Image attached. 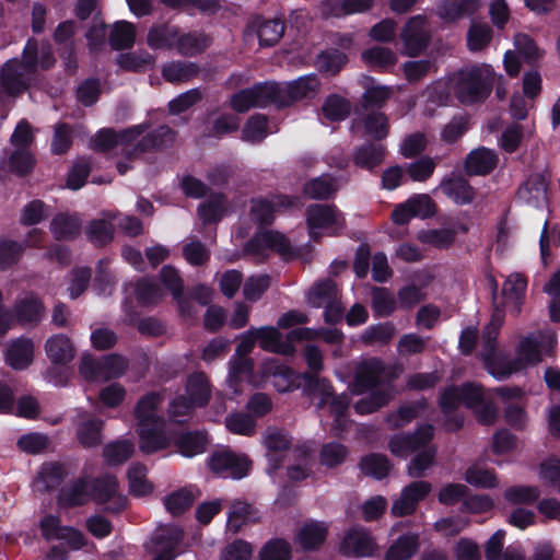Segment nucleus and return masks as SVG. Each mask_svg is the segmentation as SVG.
Returning <instances> with one entry per match:
<instances>
[{
	"mask_svg": "<svg viewBox=\"0 0 560 560\" xmlns=\"http://www.w3.org/2000/svg\"><path fill=\"white\" fill-rule=\"evenodd\" d=\"M495 81V73L490 65L465 67L453 73L447 82L438 81L429 85L424 96L434 104L446 102L452 91L463 104H474L486 98Z\"/></svg>",
	"mask_w": 560,
	"mask_h": 560,
	"instance_id": "1",
	"label": "nucleus"
},
{
	"mask_svg": "<svg viewBox=\"0 0 560 560\" xmlns=\"http://www.w3.org/2000/svg\"><path fill=\"white\" fill-rule=\"evenodd\" d=\"M464 405L471 409L477 420L482 424H492L498 417V408L488 398L481 386L476 383H466L463 386H448L442 393L440 407L445 416V427L453 431L463 427L464 417L457 409Z\"/></svg>",
	"mask_w": 560,
	"mask_h": 560,
	"instance_id": "2",
	"label": "nucleus"
},
{
	"mask_svg": "<svg viewBox=\"0 0 560 560\" xmlns=\"http://www.w3.org/2000/svg\"><path fill=\"white\" fill-rule=\"evenodd\" d=\"M389 374L390 371L377 359L364 360L357 365L350 390L357 395L369 394L355 402L354 409L358 413L374 412L388 402L392 389L385 381Z\"/></svg>",
	"mask_w": 560,
	"mask_h": 560,
	"instance_id": "3",
	"label": "nucleus"
},
{
	"mask_svg": "<svg viewBox=\"0 0 560 560\" xmlns=\"http://www.w3.org/2000/svg\"><path fill=\"white\" fill-rule=\"evenodd\" d=\"M303 392L312 397H318V409L322 410V423L335 434L342 433L349 424L348 411L350 399L347 395H332L330 383L311 373H303Z\"/></svg>",
	"mask_w": 560,
	"mask_h": 560,
	"instance_id": "4",
	"label": "nucleus"
},
{
	"mask_svg": "<svg viewBox=\"0 0 560 560\" xmlns=\"http://www.w3.org/2000/svg\"><path fill=\"white\" fill-rule=\"evenodd\" d=\"M38 70V44L30 38L21 58L7 60L0 70V86L13 98L21 96L35 85Z\"/></svg>",
	"mask_w": 560,
	"mask_h": 560,
	"instance_id": "5",
	"label": "nucleus"
},
{
	"mask_svg": "<svg viewBox=\"0 0 560 560\" xmlns=\"http://www.w3.org/2000/svg\"><path fill=\"white\" fill-rule=\"evenodd\" d=\"M503 312L497 308L482 331L481 357L488 373L497 380H505L512 374L520 372L515 360L508 359L495 348V340L503 324Z\"/></svg>",
	"mask_w": 560,
	"mask_h": 560,
	"instance_id": "6",
	"label": "nucleus"
},
{
	"mask_svg": "<svg viewBox=\"0 0 560 560\" xmlns=\"http://www.w3.org/2000/svg\"><path fill=\"white\" fill-rule=\"evenodd\" d=\"M308 235L313 241L325 236H336L346 228V220L340 210L328 205H311L306 209Z\"/></svg>",
	"mask_w": 560,
	"mask_h": 560,
	"instance_id": "7",
	"label": "nucleus"
},
{
	"mask_svg": "<svg viewBox=\"0 0 560 560\" xmlns=\"http://www.w3.org/2000/svg\"><path fill=\"white\" fill-rule=\"evenodd\" d=\"M555 342L556 339L552 332L532 334L524 337L516 347L514 358L518 371L541 362L545 355L552 352Z\"/></svg>",
	"mask_w": 560,
	"mask_h": 560,
	"instance_id": "8",
	"label": "nucleus"
},
{
	"mask_svg": "<svg viewBox=\"0 0 560 560\" xmlns=\"http://www.w3.org/2000/svg\"><path fill=\"white\" fill-rule=\"evenodd\" d=\"M276 252L283 258L292 255V247L289 240L281 233L261 228L247 243V259L253 257L256 260H262Z\"/></svg>",
	"mask_w": 560,
	"mask_h": 560,
	"instance_id": "9",
	"label": "nucleus"
},
{
	"mask_svg": "<svg viewBox=\"0 0 560 560\" xmlns=\"http://www.w3.org/2000/svg\"><path fill=\"white\" fill-rule=\"evenodd\" d=\"M211 471L222 478L242 479L245 477V456L224 447L213 452L208 458Z\"/></svg>",
	"mask_w": 560,
	"mask_h": 560,
	"instance_id": "10",
	"label": "nucleus"
},
{
	"mask_svg": "<svg viewBox=\"0 0 560 560\" xmlns=\"http://www.w3.org/2000/svg\"><path fill=\"white\" fill-rule=\"evenodd\" d=\"M434 429L430 424L418 428L413 435L395 434L388 441L390 453L400 458H407L410 454L418 452L433 438Z\"/></svg>",
	"mask_w": 560,
	"mask_h": 560,
	"instance_id": "11",
	"label": "nucleus"
},
{
	"mask_svg": "<svg viewBox=\"0 0 560 560\" xmlns=\"http://www.w3.org/2000/svg\"><path fill=\"white\" fill-rule=\"evenodd\" d=\"M434 210L435 206L430 196L419 194L396 206L392 219L396 224H406L412 218H428L434 213Z\"/></svg>",
	"mask_w": 560,
	"mask_h": 560,
	"instance_id": "12",
	"label": "nucleus"
},
{
	"mask_svg": "<svg viewBox=\"0 0 560 560\" xmlns=\"http://www.w3.org/2000/svg\"><path fill=\"white\" fill-rule=\"evenodd\" d=\"M376 549L371 534L363 527L354 526L348 529L340 542L339 550L348 557H368Z\"/></svg>",
	"mask_w": 560,
	"mask_h": 560,
	"instance_id": "13",
	"label": "nucleus"
},
{
	"mask_svg": "<svg viewBox=\"0 0 560 560\" xmlns=\"http://www.w3.org/2000/svg\"><path fill=\"white\" fill-rule=\"evenodd\" d=\"M400 38L406 55H419L429 42V30L425 19L421 15L409 19L401 31Z\"/></svg>",
	"mask_w": 560,
	"mask_h": 560,
	"instance_id": "14",
	"label": "nucleus"
},
{
	"mask_svg": "<svg viewBox=\"0 0 560 560\" xmlns=\"http://www.w3.org/2000/svg\"><path fill=\"white\" fill-rule=\"evenodd\" d=\"M175 139L176 131L162 125L143 136L135 147L125 149L124 154L127 159H133L145 152L171 147Z\"/></svg>",
	"mask_w": 560,
	"mask_h": 560,
	"instance_id": "15",
	"label": "nucleus"
},
{
	"mask_svg": "<svg viewBox=\"0 0 560 560\" xmlns=\"http://www.w3.org/2000/svg\"><path fill=\"white\" fill-rule=\"evenodd\" d=\"M431 483L419 480L406 486L400 497L392 505V514L395 516H405L413 513L418 503L423 500L431 491Z\"/></svg>",
	"mask_w": 560,
	"mask_h": 560,
	"instance_id": "16",
	"label": "nucleus"
},
{
	"mask_svg": "<svg viewBox=\"0 0 560 560\" xmlns=\"http://www.w3.org/2000/svg\"><path fill=\"white\" fill-rule=\"evenodd\" d=\"M147 130L145 125H136L121 130L119 133L110 128L100 130L94 140L93 149L100 152H108L117 144H128L139 138Z\"/></svg>",
	"mask_w": 560,
	"mask_h": 560,
	"instance_id": "17",
	"label": "nucleus"
},
{
	"mask_svg": "<svg viewBox=\"0 0 560 560\" xmlns=\"http://www.w3.org/2000/svg\"><path fill=\"white\" fill-rule=\"evenodd\" d=\"M295 340L294 338H290L289 334L288 340L283 341L279 330L273 327L247 330V343L249 341H257L262 349L285 355L294 352L292 342Z\"/></svg>",
	"mask_w": 560,
	"mask_h": 560,
	"instance_id": "18",
	"label": "nucleus"
},
{
	"mask_svg": "<svg viewBox=\"0 0 560 560\" xmlns=\"http://www.w3.org/2000/svg\"><path fill=\"white\" fill-rule=\"evenodd\" d=\"M280 84L284 106L303 98L314 97L320 85L315 74L303 75L291 82Z\"/></svg>",
	"mask_w": 560,
	"mask_h": 560,
	"instance_id": "19",
	"label": "nucleus"
},
{
	"mask_svg": "<svg viewBox=\"0 0 560 560\" xmlns=\"http://www.w3.org/2000/svg\"><path fill=\"white\" fill-rule=\"evenodd\" d=\"M43 232L38 229L30 231L24 244L4 240L0 242V270H5L15 265L24 252L25 246H38L42 242Z\"/></svg>",
	"mask_w": 560,
	"mask_h": 560,
	"instance_id": "20",
	"label": "nucleus"
},
{
	"mask_svg": "<svg viewBox=\"0 0 560 560\" xmlns=\"http://www.w3.org/2000/svg\"><path fill=\"white\" fill-rule=\"evenodd\" d=\"M352 130L354 133L381 140L388 133L387 117L381 112H371L361 118L353 120Z\"/></svg>",
	"mask_w": 560,
	"mask_h": 560,
	"instance_id": "21",
	"label": "nucleus"
},
{
	"mask_svg": "<svg viewBox=\"0 0 560 560\" xmlns=\"http://www.w3.org/2000/svg\"><path fill=\"white\" fill-rule=\"evenodd\" d=\"M163 398L159 393H149L142 396L136 407H135V417L138 421L139 429H142L147 425H158L164 421V418L158 413V409L162 402Z\"/></svg>",
	"mask_w": 560,
	"mask_h": 560,
	"instance_id": "22",
	"label": "nucleus"
},
{
	"mask_svg": "<svg viewBox=\"0 0 560 560\" xmlns=\"http://www.w3.org/2000/svg\"><path fill=\"white\" fill-rule=\"evenodd\" d=\"M250 28L258 38L260 46H273L283 36L284 23L278 18L256 16L252 21Z\"/></svg>",
	"mask_w": 560,
	"mask_h": 560,
	"instance_id": "23",
	"label": "nucleus"
},
{
	"mask_svg": "<svg viewBox=\"0 0 560 560\" xmlns=\"http://www.w3.org/2000/svg\"><path fill=\"white\" fill-rule=\"evenodd\" d=\"M90 483L86 478H78L71 483L62 487L57 495V504L62 509H71L84 505L89 502L91 493Z\"/></svg>",
	"mask_w": 560,
	"mask_h": 560,
	"instance_id": "24",
	"label": "nucleus"
},
{
	"mask_svg": "<svg viewBox=\"0 0 560 560\" xmlns=\"http://www.w3.org/2000/svg\"><path fill=\"white\" fill-rule=\"evenodd\" d=\"M269 104L284 106L280 83L266 82L247 89V108L249 106H266Z\"/></svg>",
	"mask_w": 560,
	"mask_h": 560,
	"instance_id": "25",
	"label": "nucleus"
},
{
	"mask_svg": "<svg viewBox=\"0 0 560 560\" xmlns=\"http://www.w3.org/2000/svg\"><path fill=\"white\" fill-rule=\"evenodd\" d=\"M165 422L161 424L147 425L138 430L139 448L144 454L166 450L171 445V439L164 431Z\"/></svg>",
	"mask_w": 560,
	"mask_h": 560,
	"instance_id": "26",
	"label": "nucleus"
},
{
	"mask_svg": "<svg viewBox=\"0 0 560 560\" xmlns=\"http://www.w3.org/2000/svg\"><path fill=\"white\" fill-rule=\"evenodd\" d=\"M373 3L374 0H323L320 12L326 18H340L365 12Z\"/></svg>",
	"mask_w": 560,
	"mask_h": 560,
	"instance_id": "27",
	"label": "nucleus"
},
{
	"mask_svg": "<svg viewBox=\"0 0 560 560\" xmlns=\"http://www.w3.org/2000/svg\"><path fill=\"white\" fill-rule=\"evenodd\" d=\"M296 199L288 196L277 197L275 201L266 199H253L250 208V218L259 224H269L275 217L276 207H293Z\"/></svg>",
	"mask_w": 560,
	"mask_h": 560,
	"instance_id": "28",
	"label": "nucleus"
},
{
	"mask_svg": "<svg viewBox=\"0 0 560 560\" xmlns=\"http://www.w3.org/2000/svg\"><path fill=\"white\" fill-rule=\"evenodd\" d=\"M45 351L48 359L56 365H65L72 361L75 349L70 338L63 334L52 335L46 340Z\"/></svg>",
	"mask_w": 560,
	"mask_h": 560,
	"instance_id": "29",
	"label": "nucleus"
},
{
	"mask_svg": "<svg viewBox=\"0 0 560 560\" xmlns=\"http://www.w3.org/2000/svg\"><path fill=\"white\" fill-rule=\"evenodd\" d=\"M237 340L235 354L230 361L228 385L234 394L240 395L245 381V334H241Z\"/></svg>",
	"mask_w": 560,
	"mask_h": 560,
	"instance_id": "30",
	"label": "nucleus"
},
{
	"mask_svg": "<svg viewBox=\"0 0 560 560\" xmlns=\"http://www.w3.org/2000/svg\"><path fill=\"white\" fill-rule=\"evenodd\" d=\"M440 188L456 205H468L475 198L474 188L460 176L453 175L443 178Z\"/></svg>",
	"mask_w": 560,
	"mask_h": 560,
	"instance_id": "31",
	"label": "nucleus"
},
{
	"mask_svg": "<svg viewBox=\"0 0 560 560\" xmlns=\"http://www.w3.org/2000/svg\"><path fill=\"white\" fill-rule=\"evenodd\" d=\"M482 5V0H443L438 8L440 18L451 22L477 12Z\"/></svg>",
	"mask_w": 560,
	"mask_h": 560,
	"instance_id": "32",
	"label": "nucleus"
},
{
	"mask_svg": "<svg viewBox=\"0 0 560 560\" xmlns=\"http://www.w3.org/2000/svg\"><path fill=\"white\" fill-rule=\"evenodd\" d=\"M498 164V155L493 150L478 148L466 158L465 168L470 175H485L490 173Z\"/></svg>",
	"mask_w": 560,
	"mask_h": 560,
	"instance_id": "33",
	"label": "nucleus"
},
{
	"mask_svg": "<svg viewBox=\"0 0 560 560\" xmlns=\"http://www.w3.org/2000/svg\"><path fill=\"white\" fill-rule=\"evenodd\" d=\"M328 528V524L322 521L306 522L296 534V542L303 549L317 548L325 541Z\"/></svg>",
	"mask_w": 560,
	"mask_h": 560,
	"instance_id": "34",
	"label": "nucleus"
},
{
	"mask_svg": "<svg viewBox=\"0 0 560 560\" xmlns=\"http://www.w3.org/2000/svg\"><path fill=\"white\" fill-rule=\"evenodd\" d=\"M34 345L28 338L14 340L7 351V362L14 370H24L33 361Z\"/></svg>",
	"mask_w": 560,
	"mask_h": 560,
	"instance_id": "35",
	"label": "nucleus"
},
{
	"mask_svg": "<svg viewBox=\"0 0 560 560\" xmlns=\"http://www.w3.org/2000/svg\"><path fill=\"white\" fill-rule=\"evenodd\" d=\"M82 223L75 215L56 214L50 222V232L57 241H71L79 236Z\"/></svg>",
	"mask_w": 560,
	"mask_h": 560,
	"instance_id": "36",
	"label": "nucleus"
},
{
	"mask_svg": "<svg viewBox=\"0 0 560 560\" xmlns=\"http://www.w3.org/2000/svg\"><path fill=\"white\" fill-rule=\"evenodd\" d=\"M548 182L542 175H534L520 188L521 200L534 207H540L547 201Z\"/></svg>",
	"mask_w": 560,
	"mask_h": 560,
	"instance_id": "37",
	"label": "nucleus"
},
{
	"mask_svg": "<svg viewBox=\"0 0 560 560\" xmlns=\"http://www.w3.org/2000/svg\"><path fill=\"white\" fill-rule=\"evenodd\" d=\"M66 475L65 465L60 463L43 464L37 472L35 486L40 492L51 491L63 481Z\"/></svg>",
	"mask_w": 560,
	"mask_h": 560,
	"instance_id": "38",
	"label": "nucleus"
},
{
	"mask_svg": "<svg viewBox=\"0 0 560 560\" xmlns=\"http://www.w3.org/2000/svg\"><path fill=\"white\" fill-rule=\"evenodd\" d=\"M419 549V535L408 533L400 535L389 546L385 560H409Z\"/></svg>",
	"mask_w": 560,
	"mask_h": 560,
	"instance_id": "39",
	"label": "nucleus"
},
{
	"mask_svg": "<svg viewBox=\"0 0 560 560\" xmlns=\"http://www.w3.org/2000/svg\"><path fill=\"white\" fill-rule=\"evenodd\" d=\"M208 45V37L201 32L180 33L178 31L174 48L182 56L194 57L201 54Z\"/></svg>",
	"mask_w": 560,
	"mask_h": 560,
	"instance_id": "40",
	"label": "nucleus"
},
{
	"mask_svg": "<svg viewBox=\"0 0 560 560\" xmlns=\"http://www.w3.org/2000/svg\"><path fill=\"white\" fill-rule=\"evenodd\" d=\"M75 22L66 21L60 23L55 30V42L60 46L59 55L65 60L68 68L71 67L74 55L72 37L74 35Z\"/></svg>",
	"mask_w": 560,
	"mask_h": 560,
	"instance_id": "41",
	"label": "nucleus"
},
{
	"mask_svg": "<svg viewBox=\"0 0 560 560\" xmlns=\"http://www.w3.org/2000/svg\"><path fill=\"white\" fill-rule=\"evenodd\" d=\"M178 31L177 26L166 23L154 25L148 32L147 43L152 49H172Z\"/></svg>",
	"mask_w": 560,
	"mask_h": 560,
	"instance_id": "42",
	"label": "nucleus"
},
{
	"mask_svg": "<svg viewBox=\"0 0 560 560\" xmlns=\"http://www.w3.org/2000/svg\"><path fill=\"white\" fill-rule=\"evenodd\" d=\"M527 282L520 273L511 275L503 283L502 294L506 307L518 312L523 302Z\"/></svg>",
	"mask_w": 560,
	"mask_h": 560,
	"instance_id": "43",
	"label": "nucleus"
},
{
	"mask_svg": "<svg viewBox=\"0 0 560 560\" xmlns=\"http://www.w3.org/2000/svg\"><path fill=\"white\" fill-rule=\"evenodd\" d=\"M198 73V65L191 61H171L162 68V75L170 83L188 82Z\"/></svg>",
	"mask_w": 560,
	"mask_h": 560,
	"instance_id": "44",
	"label": "nucleus"
},
{
	"mask_svg": "<svg viewBox=\"0 0 560 560\" xmlns=\"http://www.w3.org/2000/svg\"><path fill=\"white\" fill-rule=\"evenodd\" d=\"M266 373L271 376L273 387L280 393L290 392L299 387L296 383L299 376L284 365L273 361L269 362L266 366Z\"/></svg>",
	"mask_w": 560,
	"mask_h": 560,
	"instance_id": "45",
	"label": "nucleus"
},
{
	"mask_svg": "<svg viewBox=\"0 0 560 560\" xmlns=\"http://www.w3.org/2000/svg\"><path fill=\"white\" fill-rule=\"evenodd\" d=\"M187 397L196 407H203L208 404L211 389L208 378L203 373L190 375L186 384Z\"/></svg>",
	"mask_w": 560,
	"mask_h": 560,
	"instance_id": "46",
	"label": "nucleus"
},
{
	"mask_svg": "<svg viewBox=\"0 0 560 560\" xmlns=\"http://www.w3.org/2000/svg\"><path fill=\"white\" fill-rule=\"evenodd\" d=\"M339 294L338 288L332 280L316 282L306 293V302L315 308L323 307Z\"/></svg>",
	"mask_w": 560,
	"mask_h": 560,
	"instance_id": "47",
	"label": "nucleus"
},
{
	"mask_svg": "<svg viewBox=\"0 0 560 560\" xmlns=\"http://www.w3.org/2000/svg\"><path fill=\"white\" fill-rule=\"evenodd\" d=\"M175 445L183 456L194 457L206 451L207 435L199 431L185 432L176 439Z\"/></svg>",
	"mask_w": 560,
	"mask_h": 560,
	"instance_id": "48",
	"label": "nucleus"
},
{
	"mask_svg": "<svg viewBox=\"0 0 560 560\" xmlns=\"http://www.w3.org/2000/svg\"><path fill=\"white\" fill-rule=\"evenodd\" d=\"M160 279L177 301L180 311L184 312L188 305V301L183 298L184 284L177 269L170 265L163 266L160 271Z\"/></svg>",
	"mask_w": 560,
	"mask_h": 560,
	"instance_id": "49",
	"label": "nucleus"
},
{
	"mask_svg": "<svg viewBox=\"0 0 560 560\" xmlns=\"http://www.w3.org/2000/svg\"><path fill=\"white\" fill-rule=\"evenodd\" d=\"M43 311V303L33 295L19 299L14 305V313L20 323L38 322Z\"/></svg>",
	"mask_w": 560,
	"mask_h": 560,
	"instance_id": "50",
	"label": "nucleus"
},
{
	"mask_svg": "<svg viewBox=\"0 0 560 560\" xmlns=\"http://www.w3.org/2000/svg\"><path fill=\"white\" fill-rule=\"evenodd\" d=\"M136 39V27L132 23L127 21H118L114 24L110 35L109 44L115 50L130 48Z\"/></svg>",
	"mask_w": 560,
	"mask_h": 560,
	"instance_id": "51",
	"label": "nucleus"
},
{
	"mask_svg": "<svg viewBox=\"0 0 560 560\" xmlns=\"http://www.w3.org/2000/svg\"><path fill=\"white\" fill-rule=\"evenodd\" d=\"M135 294L138 303L142 306L156 305L164 296L161 287L147 278L137 281Z\"/></svg>",
	"mask_w": 560,
	"mask_h": 560,
	"instance_id": "52",
	"label": "nucleus"
},
{
	"mask_svg": "<svg viewBox=\"0 0 560 560\" xmlns=\"http://www.w3.org/2000/svg\"><path fill=\"white\" fill-rule=\"evenodd\" d=\"M135 446L127 440L108 443L103 448V456L109 466L121 465L133 454Z\"/></svg>",
	"mask_w": 560,
	"mask_h": 560,
	"instance_id": "53",
	"label": "nucleus"
},
{
	"mask_svg": "<svg viewBox=\"0 0 560 560\" xmlns=\"http://www.w3.org/2000/svg\"><path fill=\"white\" fill-rule=\"evenodd\" d=\"M385 150L382 144H364L353 155L354 164L359 167L372 170L384 160Z\"/></svg>",
	"mask_w": 560,
	"mask_h": 560,
	"instance_id": "54",
	"label": "nucleus"
},
{
	"mask_svg": "<svg viewBox=\"0 0 560 560\" xmlns=\"http://www.w3.org/2000/svg\"><path fill=\"white\" fill-rule=\"evenodd\" d=\"M118 492V481L113 475H103L92 481V498L97 503H106Z\"/></svg>",
	"mask_w": 560,
	"mask_h": 560,
	"instance_id": "55",
	"label": "nucleus"
},
{
	"mask_svg": "<svg viewBox=\"0 0 560 560\" xmlns=\"http://www.w3.org/2000/svg\"><path fill=\"white\" fill-rule=\"evenodd\" d=\"M88 240L96 247H103L114 238V226L109 221L95 219L86 228Z\"/></svg>",
	"mask_w": 560,
	"mask_h": 560,
	"instance_id": "56",
	"label": "nucleus"
},
{
	"mask_svg": "<svg viewBox=\"0 0 560 560\" xmlns=\"http://www.w3.org/2000/svg\"><path fill=\"white\" fill-rule=\"evenodd\" d=\"M102 427L103 421L101 420L83 421L77 429L79 443L86 448L100 445L102 442Z\"/></svg>",
	"mask_w": 560,
	"mask_h": 560,
	"instance_id": "57",
	"label": "nucleus"
},
{
	"mask_svg": "<svg viewBox=\"0 0 560 560\" xmlns=\"http://www.w3.org/2000/svg\"><path fill=\"white\" fill-rule=\"evenodd\" d=\"M147 467L142 464H132L128 469L130 493L135 497L152 492L153 486L147 481Z\"/></svg>",
	"mask_w": 560,
	"mask_h": 560,
	"instance_id": "58",
	"label": "nucleus"
},
{
	"mask_svg": "<svg viewBox=\"0 0 560 560\" xmlns=\"http://www.w3.org/2000/svg\"><path fill=\"white\" fill-rule=\"evenodd\" d=\"M35 165L33 154L25 148H16L9 156V170L19 177L32 172Z\"/></svg>",
	"mask_w": 560,
	"mask_h": 560,
	"instance_id": "59",
	"label": "nucleus"
},
{
	"mask_svg": "<svg viewBox=\"0 0 560 560\" xmlns=\"http://www.w3.org/2000/svg\"><path fill=\"white\" fill-rule=\"evenodd\" d=\"M362 59L366 65L380 69H386L397 61V57L392 49L380 46L364 50Z\"/></svg>",
	"mask_w": 560,
	"mask_h": 560,
	"instance_id": "60",
	"label": "nucleus"
},
{
	"mask_svg": "<svg viewBox=\"0 0 560 560\" xmlns=\"http://www.w3.org/2000/svg\"><path fill=\"white\" fill-rule=\"evenodd\" d=\"M195 497L191 490L182 488L164 499V505L172 515H180L194 503Z\"/></svg>",
	"mask_w": 560,
	"mask_h": 560,
	"instance_id": "61",
	"label": "nucleus"
},
{
	"mask_svg": "<svg viewBox=\"0 0 560 560\" xmlns=\"http://www.w3.org/2000/svg\"><path fill=\"white\" fill-rule=\"evenodd\" d=\"M336 190V182L329 176L314 178L304 186V194L312 199H327Z\"/></svg>",
	"mask_w": 560,
	"mask_h": 560,
	"instance_id": "62",
	"label": "nucleus"
},
{
	"mask_svg": "<svg viewBox=\"0 0 560 560\" xmlns=\"http://www.w3.org/2000/svg\"><path fill=\"white\" fill-rule=\"evenodd\" d=\"M350 103L338 95L328 96L323 104V115L330 121L343 120L350 113Z\"/></svg>",
	"mask_w": 560,
	"mask_h": 560,
	"instance_id": "63",
	"label": "nucleus"
},
{
	"mask_svg": "<svg viewBox=\"0 0 560 560\" xmlns=\"http://www.w3.org/2000/svg\"><path fill=\"white\" fill-rule=\"evenodd\" d=\"M224 214V200L222 195H217L198 207V215L205 223H217Z\"/></svg>",
	"mask_w": 560,
	"mask_h": 560,
	"instance_id": "64",
	"label": "nucleus"
}]
</instances>
